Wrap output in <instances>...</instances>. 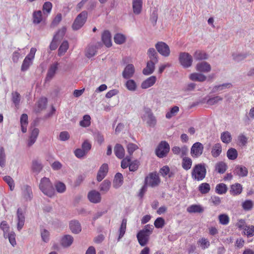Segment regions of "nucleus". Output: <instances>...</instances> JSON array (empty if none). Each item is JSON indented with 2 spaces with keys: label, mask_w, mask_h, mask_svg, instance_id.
Segmentation results:
<instances>
[{
  "label": "nucleus",
  "mask_w": 254,
  "mask_h": 254,
  "mask_svg": "<svg viewBox=\"0 0 254 254\" xmlns=\"http://www.w3.org/2000/svg\"><path fill=\"white\" fill-rule=\"evenodd\" d=\"M222 145L220 143L215 144L211 150V155L214 158L218 157L222 153Z\"/></svg>",
  "instance_id": "nucleus-30"
},
{
  "label": "nucleus",
  "mask_w": 254,
  "mask_h": 254,
  "mask_svg": "<svg viewBox=\"0 0 254 254\" xmlns=\"http://www.w3.org/2000/svg\"><path fill=\"white\" fill-rule=\"evenodd\" d=\"M219 223L224 225H227L230 221L229 216L225 214H222L219 215L218 217Z\"/></svg>",
  "instance_id": "nucleus-64"
},
{
  "label": "nucleus",
  "mask_w": 254,
  "mask_h": 254,
  "mask_svg": "<svg viewBox=\"0 0 254 254\" xmlns=\"http://www.w3.org/2000/svg\"><path fill=\"white\" fill-rule=\"evenodd\" d=\"M227 156L229 160H235L238 157V152L237 150L233 148L229 149L227 152Z\"/></svg>",
  "instance_id": "nucleus-51"
},
{
  "label": "nucleus",
  "mask_w": 254,
  "mask_h": 254,
  "mask_svg": "<svg viewBox=\"0 0 254 254\" xmlns=\"http://www.w3.org/2000/svg\"><path fill=\"white\" fill-rule=\"evenodd\" d=\"M69 45L67 41H64L58 50V55L61 56L63 55L67 50Z\"/></svg>",
  "instance_id": "nucleus-49"
},
{
  "label": "nucleus",
  "mask_w": 254,
  "mask_h": 254,
  "mask_svg": "<svg viewBox=\"0 0 254 254\" xmlns=\"http://www.w3.org/2000/svg\"><path fill=\"white\" fill-rule=\"evenodd\" d=\"M172 151L174 154L180 155L181 157H183L187 155L188 148L186 146H183L181 148L176 146L172 148Z\"/></svg>",
  "instance_id": "nucleus-21"
},
{
  "label": "nucleus",
  "mask_w": 254,
  "mask_h": 254,
  "mask_svg": "<svg viewBox=\"0 0 254 254\" xmlns=\"http://www.w3.org/2000/svg\"><path fill=\"white\" fill-rule=\"evenodd\" d=\"M227 169V166L224 162H219L217 163L215 166V171L220 174H224Z\"/></svg>",
  "instance_id": "nucleus-36"
},
{
  "label": "nucleus",
  "mask_w": 254,
  "mask_h": 254,
  "mask_svg": "<svg viewBox=\"0 0 254 254\" xmlns=\"http://www.w3.org/2000/svg\"><path fill=\"white\" fill-rule=\"evenodd\" d=\"M233 173L234 175L240 177H245L248 174V170L246 167L243 165H237L234 168Z\"/></svg>",
  "instance_id": "nucleus-13"
},
{
  "label": "nucleus",
  "mask_w": 254,
  "mask_h": 254,
  "mask_svg": "<svg viewBox=\"0 0 254 254\" xmlns=\"http://www.w3.org/2000/svg\"><path fill=\"white\" fill-rule=\"evenodd\" d=\"M155 47L157 52L162 56L168 57L170 54V50L169 46L164 42H158Z\"/></svg>",
  "instance_id": "nucleus-7"
},
{
  "label": "nucleus",
  "mask_w": 254,
  "mask_h": 254,
  "mask_svg": "<svg viewBox=\"0 0 254 254\" xmlns=\"http://www.w3.org/2000/svg\"><path fill=\"white\" fill-rule=\"evenodd\" d=\"M39 189L46 195L52 197L54 195L55 189L48 178L41 179L39 184Z\"/></svg>",
  "instance_id": "nucleus-2"
},
{
  "label": "nucleus",
  "mask_w": 254,
  "mask_h": 254,
  "mask_svg": "<svg viewBox=\"0 0 254 254\" xmlns=\"http://www.w3.org/2000/svg\"><path fill=\"white\" fill-rule=\"evenodd\" d=\"M244 234L247 236L248 237H251L254 236V226L253 225H247L244 228Z\"/></svg>",
  "instance_id": "nucleus-55"
},
{
  "label": "nucleus",
  "mask_w": 254,
  "mask_h": 254,
  "mask_svg": "<svg viewBox=\"0 0 254 254\" xmlns=\"http://www.w3.org/2000/svg\"><path fill=\"white\" fill-rule=\"evenodd\" d=\"M47 99L46 98L43 97L40 98L37 103L38 111H41L44 109L47 106Z\"/></svg>",
  "instance_id": "nucleus-63"
},
{
  "label": "nucleus",
  "mask_w": 254,
  "mask_h": 254,
  "mask_svg": "<svg viewBox=\"0 0 254 254\" xmlns=\"http://www.w3.org/2000/svg\"><path fill=\"white\" fill-rule=\"evenodd\" d=\"M16 235L15 233L11 231L7 234H6L5 237H4L5 239H8L10 244L13 246L14 247L16 245V242L15 240Z\"/></svg>",
  "instance_id": "nucleus-50"
},
{
  "label": "nucleus",
  "mask_w": 254,
  "mask_h": 254,
  "mask_svg": "<svg viewBox=\"0 0 254 254\" xmlns=\"http://www.w3.org/2000/svg\"><path fill=\"white\" fill-rule=\"evenodd\" d=\"M73 238L69 235H64L61 239V244L64 247H69L73 243Z\"/></svg>",
  "instance_id": "nucleus-32"
},
{
  "label": "nucleus",
  "mask_w": 254,
  "mask_h": 254,
  "mask_svg": "<svg viewBox=\"0 0 254 254\" xmlns=\"http://www.w3.org/2000/svg\"><path fill=\"white\" fill-rule=\"evenodd\" d=\"M179 111V108L177 106H175L171 108L169 112L166 114V118L170 119L173 116H175Z\"/></svg>",
  "instance_id": "nucleus-57"
},
{
  "label": "nucleus",
  "mask_w": 254,
  "mask_h": 254,
  "mask_svg": "<svg viewBox=\"0 0 254 254\" xmlns=\"http://www.w3.org/2000/svg\"><path fill=\"white\" fill-rule=\"evenodd\" d=\"M39 133V130L38 128L36 127L31 128L30 135L28 141V145L29 146H32L36 142Z\"/></svg>",
  "instance_id": "nucleus-18"
},
{
  "label": "nucleus",
  "mask_w": 254,
  "mask_h": 254,
  "mask_svg": "<svg viewBox=\"0 0 254 254\" xmlns=\"http://www.w3.org/2000/svg\"><path fill=\"white\" fill-rule=\"evenodd\" d=\"M142 0H133L132 9L134 14H139L142 9Z\"/></svg>",
  "instance_id": "nucleus-20"
},
{
  "label": "nucleus",
  "mask_w": 254,
  "mask_h": 254,
  "mask_svg": "<svg viewBox=\"0 0 254 254\" xmlns=\"http://www.w3.org/2000/svg\"><path fill=\"white\" fill-rule=\"evenodd\" d=\"M232 86L231 83H225L222 84L215 85L212 88L213 92H216L218 91H222L224 89L230 88Z\"/></svg>",
  "instance_id": "nucleus-42"
},
{
  "label": "nucleus",
  "mask_w": 254,
  "mask_h": 254,
  "mask_svg": "<svg viewBox=\"0 0 254 254\" xmlns=\"http://www.w3.org/2000/svg\"><path fill=\"white\" fill-rule=\"evenodd\" d=\"M58 68V63H56L51 65L49 68L48 69L47 76L46 77V81H49L51 80L53 77L55 76L56 71Z\"/></svg>",
  "instance_id": "nucleus-19"
},
{
  "label": "nucleus",
  "mask_w": 254,
  "mask_h": 254,
  "mask_svg": "<svg viewBox=\"0 0 254 254\" xmlns=\"http://www.w3.org/2000/svg\"><path fill=\"white\" fill-rule=\"evenodd\" d=\"M91 125V117L88 115H85L83 117V119L79 122V125L83 127H87Z\"/></svg>",
  "instance_id": "nucleus-48"
},
{
  "label": "nucleus",
  "mask_w": 254,
  "mask_h": 254,
  "mask_svg": "<svg viewBox=\"0 0 254 254\" xmlns=\"http://www.w3.org/2000/svg\"><path fill=\"white\" fill-rule=\"evenodd\" d=\"M203 145L199 142L194 143L191 147L190 154L192 157L197 158L199 157L203 153Z\"/></svg>",
  "instance_id": "nucleus-10"
},
{
  "label": "nucleus",
  "mask_w": 254,
  "mask_h": 254,
  "mask_svg": "<svg viewBox=\"0 0 254 254\" xmlns=\"http://www.w3.org/2000/svg\"><path fill=\"white\" fill-rule=\"evenodd\" d=\"M160 183V180L158 175L156 172H152L145 177L144 183L151 187H155L159 185Z\"/></svg>",
  "instance_id": "nucleus-6"
},
{
  "label": "nucleus",
  "mask_w": 254,
  "mask_h": 254,
  "mask_svg": "<svg viewBox=\"0 0 254 254\" xmlns=\"http://www.w3.org/2000/svg\"><path fill=\"white\" fill-rule=\"evenodd\" d=\"M156 81V77L155 76H151L144 81H143L141 84V87L142 89H147L152 86Z\"/></svg>",
  "instance_id": "nucleus-22"
},
{
  "label": "nucleus",
  "mask_w": 254,
  "mask_h": 254,
  "mask_svg": "<svg viewBox=\"0 0 254 254\" xmlns=\"http://www.w3.org/2000/svg\"><path fill=\"white\" fill-rule=\"evenodd\" d=\"M28 125V116L26 114H23L20 117V125L21 131L23 133L27 131V126Z\"/></svg>",
  "instance_id": "nucleus-34"
},
{
  "label": "nucleus",
  "mask_w": 254,
  "mask_h": 254,
  "mask_svg": "<svg viewBox=\"0 0 254 254\" xmlns=\"http://www.w3.org/2000/svg\"><path fill=\"white\" fill-rule=\"evenodd\" d=\"M179 60L183 67L188 68L191 66L193 59L189 53L181 52L179 55Z\"/></svg>",
  "instance_id": "nucleus-5"
},
{
  "label": "nucleus",
  "mask_w": 254,
  "mask_h": 254,
  "mask_svg": "<svg viewBox=\"0 0 254 254\" xmlns=\"http://www.w3.org/2000/svg\"><path fill=\"white\" fill-rule=\"evenodd\" d=\"M127 220L125 218L123 219L122 221L121 225L119 228V236L118 239V241H119L120 239L124 236L127 228Z\"/></svg>",
  "instance_id": "nucleus-40"
},
{
  "label": "nucleus",
  "mask_w": 254,
  "mask_h": 254,
  "mask_svg": "<svg viewBox=\"0 0 254 254\" xmlns=\"http://www.w3.org/2000/svg\"><path fill=\"white\" fill-rule=\"evenodd\" d=\"M227 187L225 184L223 183H220L216 185L215 188V191L218 194H223L227 192Z\"/></svg>",
  "instance_id": "nucleus-47"
},
{
  "label": "nucleus",
  "mask_w": 254,
  "mask_h": 254,
  "mask_svg": "<svg viewBox=\"0 0 254 254\" xmlns=\"http://www.w3.org/2000/svg\"><path fill=\"white\" fill-rule=\"evenodd\" d=\"M195 68L197 71L204 73H207L211 69L210 64L206 62H202L198 63L196 65Z\"/></svg>",
  "instance_id": "nucleus-16"
},
{
  "label": "nucleus",
  "mask_w": 254,
  "mask_h": 254,
  "mask_svg": "<svg viewBox=\"0 0 254 254\" xmlns=\"http://www.w3.org/2000/svg\"><path fill=\"white\" fill-rule=\"evenodd\" d=\"M111 183V182L108 180H105L100 186V190L103 193L107 192L110 188Z\"/></svg>",
  "instance_id": "nucleus-41"
},
{
  "label": "nucleus",
  "mask_w": 254,
  "mask_h": 254,
  "mask_svg": "<svg viewBox=\"0 0 254 254\" xmlns=\"http://www.w3.org/2000/svg\"><path fill=\"white\" fill-rule=\"evenodd\" d=\"M242 190V186L240 184L236 183L231 186L230 193L233 195H237L241 193Z\"/></svg>",
  "instance_id": "nucleus-31"
},
{
  "label": "nucleus",
  "mask_w": 254,
  "mask_h": 254,
  "mask_svg": "<svg viewBox=\"0 0 254 254\" xmlns=\"http://www.w3.org/2000/svg\"><path fill=\"white\" fill-rule=\"evenodd\" d=\"M93 136L97 143L101 145L104 142V137L102 133L98 130H95L93 132Z\"/></svg>",
  "instance_id": "nucleus-46"
},
{
  "label": "nucleus",
  "mask_w": 254,
  "mask_h": 254,
  "mask_svg": "<svg viewBox=\"0 0 254 254\" xmlns=\"http://www.w3.org/2000/svg\"><path fill=\"white\" fill-rule=\"evenodd\" d=\"M114 40L115 43L121 45L125 42L126 37L123 34L117 33L114 37Z\"/></svg>",
  "instance_id": "nucleus-45"
},
{
  "label": "nucleus",
  "mask_w": 254,
  "mask_h": 254,
  "mask_svg": "<svg viewBox=\"0 0 254 254\" xmlns=\"http://www.w3.org/2000/svg\"><path fill=\"white\" fill-rule=\"evenodd\" d=\"M223 98L220 96H216L214 97H209L206 101V104L208 105H213L218 103L219 101H221Z\"/></svg>",
  "instance_id": "nucleus-52"
},
{
  "label": "nucleus",
  "mask_w": 254,
  "mask_h": 254,
  "mask_svg": "<svg viewBox=\"0 0 254 254\" xmlns=\"http://www.w3.org/2000/svg\"><path fill=\"white\" fill-rule=\"evenodd\" d=\"M32 60H33L29 58L28 57H26L21 65V70L23 71L27 70L29 68L30 65L32 64Z\"/></svg>",
  "instance_id": "nucleus-59"
},
{
  "label": "nucleus",
  "mask_w": 254,
  "mask_h": 254,
  "mask_svg": "<svg viewBox=\"0 0 254 254\" xmlns=\"http://www.w3.org/2000/svg\"><path fill=\"white\" fill-rule=\"evenodd\" d=\"M102 40L107 47H110L112 45L111 35L108 30H105L102 34Z\"/></svg>",
  "instance_id": "nucleus-24"
},
{
  "label": "nucleus",
  "mask_w": 254,
  "mask_h": 254,
  "mask_svg": "<svg viewBox=\"0 0 254 254\" xmlns=\"http://www.w3.org/2000/svg\"><path fill=\"white\" fill-rule=\"evenodd\" d=\"M190 78L192 81L203 82L206 80V76L202 73L194 72L190 75Z\"/></svg>",
  "instance_id": "nucleus-29"
},
{
  "label": "nucleus",
  "mask_w": 254,
  "mask_h": 254,
  "mask_svg": "<svg viewBox=\"0 0 254 254\" xmlns=\"http://www.w3.org/2000/svg\"><path fill=\"white\" fill-rule=\"evenodd\" d=\"M6 164V154L3 147H0V166L3 168Z\"/></svg>",
  "instance_id": "nucleus-53"
},
{
  "label": "nucleus",
  "mask_w": 254,
  "mask_h": 254,
  "mask_svg": "<svg viewBox=\"0 0 254 254\" xmlns=\"http://www.w3.org/2000/svg\"><path fill=\"white\" fill-rule=\"evenodd\" d=\"M192 161L191 158L187 157H183L182 159V168L187 171L191 168Z\"/></svg>",
  "instance_id": "nucleus-38"
},
{
  "label": "nucleus",
  "mask_w": 254,
  "mask_h": 254,
  "mask_svg": "<svg viewBox=\"0 0 254 254\" xmlns=\"http://www.w3.org/2000/svg\"><path fill=\"white\" fill-rule=\"evenodd\" d=\"M147 54L148 58H149V61H151L155 63L158 62V55L154 48H149L147 51Z\"/></svg>",
  "instance_id": "nucleus-27"
},
{
  "label": "nucleus",
  "mask_w": 254,
  "mask_h": 254,
  "mask_svg": "<svg viewBox=\"0 0 254 254\" xmlns=\"http://www.w3.org/2000/svg\"><path fill=\"white\" fill-rule=\"evenodd\" d=\"M136 237L140 245L143 247L147 244L149 236L144 234L142 231H139L137 234Z\"/></svg>",
  "instance_id": "nucleus-17"
},
{
  "label": "nucleus",
  "mask_w": 254,
  "mask_h": 254,
  "mask_svg": "<svg viewBox=\"0 0 254 254\" xmlns=\"http://www.w3.org/2000/svg\"><path fill=\"white\" fill-rule=\"evenodd\" d=\"M88 198L91 202L93 203H99L101 200L100 193L95 190H92L88 192Z\"/></svg>",
  "instance_id": "nucleus-14"
},
{
  "label": "nucleus",
  "mask_w": 254,
  "mask_h": 254,
  "mask_svg": "<svg viewBox=\"0 0 254 254\" xmlns=\"http://www.w3.org/2000/svg\"><path fill=\"white\" fill-rule=\"evenodd\" d=\"M114 153L116 156L119 159L124 158L125 154V151L123 146L119 143L115 145L114 147Z\"/></svg>",
  "instance_id": "nucleus-23"
},
{
  "label": "nucleus",
  "mask_w": 254,
  "mask_h": 254,
  "mask_svg": "<svg viewBox=\"0 0 254 254\" xmlns=\"http://www.w3.org/2000/svg\"><path fill=\"white\" fill-rule=\"evenodd\" d=\"M16 228L18 231L23 228L25 221V216L24 211L21 208H18L16 212Z\"/></svg>",
  "instance_id": "nucleus-9"
},
{
  "label": "nucleus",
  "mask_w": 254,
  "mask_h": 254,
  "mask_svg": "<svg viewBox=\"0 0 254 254\" xmlns=\"http://www.w3.org/2000/svg\"><path fill=\"white\" fill-rule=\"evenodd\" d=\"M123 183V176L120 173H117L115 176L113 182V186L115 188H118L121 187Z\"/></svg>",
  "instance_id": "nucleus-33"
},
{
  "label": "nucleus",
  "mask_w": 254,
  "mask_h": 254,
  "mask_svg": "<svg viewBox=\"0 0 254 254\" xmlns=\"http://www.w3.org/2000/svg\"><path fill=\"white\" fill-rule=\"evenodd\" d=\"M248 56V53H233L232 55L233 59L237 62L244 60Z\"/></svg>",
  "instance_id": "nucleus-54"
},
{
  "label": "nucleus",
  "mask_w": 254,
  "mask_h": 254,
  "mask_svg": "<svg viewBox=\"0 0 254 254\" xmlns=\"http://www.w3.org/2000/svg\"><path fill=\"white\" fill-rule=\"evenodd\" d=\"M69 228L73 233L78 234L81 231L80 223L77 220H72L69 223Z\"/></svg>",
  "instance_id": "nucleus-25"
},
{
  "label": "nucleus",
  "mask_w": 254,
  "mask_h": 254,
  "mask_svg": "<svg viewBox=\"0 0 254 254\" xmlns=\"http://www.w3.org/2000/svg\"><path fill=\"white\" fill-rule=\"evenodd\" d=\"M126 87L130 91H134L137 88V84L133 79H128L125 84Z\"/></svg>",
  "instance_id": "nucleus-43"
},
{
  "label": "nucleus",
  "mask_w": 254,
  "mask_h": 254,
  "mask_svg": "<svg viewBox=\"0 0 254 254\" xmlns=\"http://www.w3.org/2000/svg\"><path fill=\"white\" fill-rule=\"evenodd\" d=\"M87 15V12L84 10L77 16L72 26L73 30H77L83 26L86 21Z\"/></svg>",
  "instance_id": "nucleus-4"
},
{
  "label": "nucleus",
  "mask_w": 254,
  "mask_h": 254,
  "mask_svg": "<svg viewBox=\"0 0 254 254\" xmlns=\"http://www.w3.org/2000/svg\"><path fill=\"white\" fill-rule=\"evenodd\" d=\"M253 202L251 200H246L242 204V208L245 211L251 210L253 207Z\"/></svg>",
  "instance_id": "nucleus-62"
},
{
  "label": "nucleus",
  "mask_w": 254,
  "mask_h": 254,
  "mask_svg": "<svg viewBox=\"0 0 254 254\" xmlns=\"http://www.w3.org/2000/svg\"><path fill=\"white\" fill-rule=\"evenodd\" d=\"M52 4L50 1L45 2L43 5V12L45 15L49 14L52 8Z\"/></svg>",
  "instance_id": "nucleus-60"
},
{
  "label": "nucleus",
  "mask_w": 254,
  "mask_h": 254,
  "mask_svg": "<svg viewBox=\"0 0 254 254\" xmlns=\"http://www.w3.org/2000/svg\"><path fill=\"white\" fill-rule=\"evenodd\" d=\"M135 73V67L132 64L126 65L122 72L123 77L126 79H130L133 76Z\"/></svg>",
  "instance_id": "nucleus-12"
},
{
  "label": "nucleus",
  "mask_w": 254,
  "mask_h": 254,
  "mask_svg": "<svg viewBox=\"0 0 254 254\" xmlns=\"http://www.w3.org/2000/svg\"><path fill=\"white\" fill-rule=\"evenodd\" d=\"M33 22L34 24H39L43 20L42 12L41 10L35 11L32 14Z\"/></svg>",
  "instance_id": "nucleus-37"
},
{
  "label": "nucleus",
  "mask_w": 254,
  "mask_h": 254,
  "mask_svg": "<svg viewBox=\"0 0 254 254\" xmlns=\"http://www.w3.org/2000/svg\"><path fill=\"white\" fill-rule=\"evenodd\" d=\"M21 99V96L19 93L16 91L12 92L11 93V100L16 107L19 105Z\"/></svg>",
  "instance_id": "nucleus-44"
},
{
  "label": "nucleus",
  "mask_w": 254,
  "mask_h": 254,
  "mask_svg": "<svg viewBox=\"0 0 254 254\" xmlns=\"http://www.w3.org/2000/svg\"><path fill=\"white\" fill-rule=\"evenodd\" d=\"M108 169V165L106 163L103 164L100 167L97 175V180L98 182H101L106 177Z\"/></svg>",
  "instance_id": "nucleus-15"
},
{
  "label": "nucleus",
  "mask_w": 254,
  "mask_h": 254,
  "mask_svg": "<svg viewBox=\"0 0 254 254\" xmlns=\"http://www.w3.org/2000/svg\"><path fill=\"white\" fill-rule=\"evenodd\" d=\"M170 149L169 143L166 141H161L155 149V153L157 157L163 158L167 155Z\"/></svg>",
  "instance_id": "nucleus-3"
},
{
  "label": "nucleus",
  "mask_w": 254,
  "mask_h": 254,
  "mask_svg": "<svg viewBox=\"0 0 254 254\" xmlns=\"http://www.w3.org/2000/svg\"><path fill=\"white\" fill-rule=\"evenodd\" d=\"M157 63L148 61L147 63L146 67L143 69L142 72L144 75H149L152 74L155 69V65Z\"/></svg>",
  "instance_id": "nucleus-28"
},
{
  "label": "nucleus",
  "mask_w": 254,
  "mask_h": 254,
  "mask_svg": "<svg viewBox=\"0 0 254 254\" xmlns=\"http://www.w3.org/2000/svg\"><path fill=\"white\" fill-rule=\"evenodd\" d=\"M96 48L93 46H89L86 50V56L87 58H90L94 56L96 54Z\"/></svg>",
  "instance_id": "nucleus-61"
},
{
  "label": "nucleus",
  "mask_w": 254,
  "mask_h": 254,
  "mask_svg": "<svg viewBox=\"0 0 254 254\" xmlns=\"http://www.w3.org/2000/svg\"><path fill=\"white\" fill-rule=\"evenodd\" d=\"M206 172V164L205 163L196 164L191 171V178L195 181H202L205 178Z\"/></svg>",
  "instance_id": "nucleus-1"
},
{
  "label": "nucleus",
  "mask_w": 254,
  "mask_h": 254,
  "mask_svg": "<svg viewBox=\"0 0 254 254\" xmlns=\"http://www.w3.org/2000/svg\"><path fill=\"white\" fill-rule=\"evenodd\" d=\"M193 55L194 59L196 61L206 60L208 58L207 54L200 50L196 51Z\"/></svg>",
  "instance_id": "nucleus-39"
},
{
  "label": "nucleus",
  "mask_w": 254,
  "mask_h": 254,
  "mask_svg": "<svg viewBox=\"0 0 254 254\" xmlns=\"http://www.w3.org/2000/svg\"><path fill=\"white\" fill-rule=\"evenodd\" d=\"M21 194L23 199L26 201H30L33 197L31 187L28 185H24L21 188Z\"/></svg>",
  "instance_id": "nucleus-11"
},
{
  "label": "nucleus",
  "mask_w": 254,
  "mask_h": 254,
  "mask_svg": "<svg viewBox=\"0 0 254 254\" xmlns=\"http://www.w3.org/2000/svg\"><path fill=\"white\" fill-rule=\"evenodd\" d=\"M187 210L190 213H201L204 211V209L203 207L200 205L192 204L189 206L187 208Z\"/></svg>",
  "instance_id": "nucleus-35"
},
{
  "label": "nucleus",
  "mask_w": 254,
  "mask_h": 254,
  "mask_svg": "<svg viewBox=\"0 0 254 254\" xmlns=\"http://www.w3.org/2000/svg\"><path fill=\"white\" fill-rule=\"evenodd\" d=\"M198 190L202 194L208 193L210 190V187L209 184L203 183L198 187Z\"/></svg>",
  "instance_id": "nucleus-56"
},
{
  "label": "nucleus",
  "mask_w": 254,
  "mask_h": 254,
  "mask_svg": "<svg viewBox=\"0 0 254 254\" xmlns=\"http://www.w3.org/2000/svg\"><path fill=\"white\" fill-rule=\"evenodd\" d=\"M144 120H146V123L150 127H154L156 124V119L153 115L150 109L144 108V114L142 117Z\"/></svg>",
  "instance_id": "nucleus-8"
},
{
  "label": "nucleus",
  "mask_w": 254,
  "mask_h": 254,
  "mask_svg": "<svg viewBox=\"0 0 254 254\" xmlns=\"http://www.w3.org/2000/svg\"><path fill=\"white\" fill-rule=\"evenodd\" d=\"M220 138L222 141L225 143H229L232 140L231 135L228 131L222 132L221 134Z\"/></svg>",
  "instance_id": "nucleus-58"
},
{
  "label": "nucleus",
  "mask_w": 254,
  "mask_h": 254,
  "mask_svg": "<svg viewBox=\"0 0 254 254\" xmlns=\"http://www.w3.org/2000/svg\"><path fill=\"white\" fill-rule=\"evenodd\" d=\"M43 167L41 161L36 159L32 161L31 168L34 173L38 174L42 170Z\"/></svg>",
  "instance_id": "nucleus-26"
}]
</instances>
